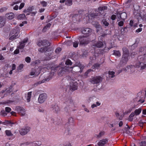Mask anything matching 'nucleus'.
Returning a JSON list of instances; mask_svg holds the SVG:
<instances>
[{
  "mask_svg": "<svg viewBox=\"0 0 146 146\" xmlns=\"http://www.w3.org/2000/svg\"><path fill=\"white\" fill-rule=\"evenodd\" d=\"M28 40V38H25L23 41L20 42V44L17 47V48L20 49L23 48L24 47L25 43L27 42Z\"/></svg>",
  "mask_w": 146,
  "mask_h": 146,
  "instance_id": "15",
  "label": "nucleus"
},
{
  "mask_svg": "<svg viewBox=\"0 0 146 146\" xmlns=\"http://www.w3.org/2000/svg\"><path fill=\"white\" fill-rule=\"evenodd\" d=\"M23 65L22 64H20L18 68V70H21L23 68Z\"/></svg>",
  "mask_w": 146,
  "mask_h": 146,
  "instance_id": "51",
  "label": "nucleus"
},
{
  "mask_svg": "<svg viewBox=\"0 0 146 146\" xmlns=\"http://www.w3.org/2000/svg\"><path fill=\"white\" fill-rule=\"evenodd\" d=\"M19 48H17L14 51V53L15 54H17L19 52Z\"/></svg>",
  "mask_w": 146,
  "mask_h": 146,
  "instance_id": "54",
  "label": "nucleus"
},
{
  "mask_svg": "<svg viewBox=\"0 0 146 146\" xmlns=\"http://www.w3.org/2000/svg\"><path fill=\"white\" fill-rule=\"evenodd\" d=\"M131 66H127L126 68L123 69V70L125 71H128L129 69L131 68Z\"/></svg>",
  "mask_w": 146,
  "mask_h": 146,
  "instance_id": "52",
  "label": "nucleus"
},
{
  "mask_svg": "<svg viewBox=\"0 0 146 146\" xmlns=\"http://www.w3.org/2000/svg\"><path fill=\"white\" fill-rule=\"evenodd\" d=\"M47 97V96L45 93L41 94L38 98V100L39 103H43L46 100Z\"/></svg>",
  "mask_w": 146,
  "mask_h": 146,
  "instance_id": "10",
  "label": "nucleus"
},
{
  "mask_svg": "<svg viewBox=\"0 0 146 146\" xmlns=\"http://www.w3.org/2000/svg\"><path fill=\"white\" fill-rule=\"evenodd\" d=\"M25 61L27 63H29L31 62V58L29 57H27L25 58Z\"/></svg>",
  "mask_w": 146,
  "mask_h": 146,
  "instance_id": "43",
  "label": "nucleus"
},
{
  "mask_svg": "<svg viewBox=\"0 0 146 146\" xmlns=\"http://www.w3.org/2000/svg\"><path fill=\"white\" fill-rule=\"evenodd\" d=\"M19 31V30L17 28L13 30L10 33L9 39L10 40H13L18 37Z\"/></svg>",
  "mask_w": 146,
  "mask_h": 146,
  "instance_id": "4",
  "label": "nucleus"
},
{
  "mask_svg": "<svg viewBox=\"0 0 146 146\" xmlns=\"http://www.w3.org/2000/svg\"><path fill=\"white\" fill-rule=\"evenodd\" d=\"M83 106L84 107V110H85V111H86L87 113H88L89 112V110L87 108H86L83 105Z\"/></svg>",
  "mask_w": 146,
  "mask_h": 146,
  "instance_id": "59",
  "label": "nucleus"
},
{
  "mask_svg": "<svg viewBox=\"0 0 146 146\" xmlns=\"http://www.w3.org/2000/svg\"><path fill=\"white\" fill-rule=\"evenodd\" d=\"M6 135L8 137H11L13 136V134L10 130H7L5 131Z\"/></svg>",
  "mask_w": 146,
  "mask_h": 146,
  "instance_id": "24",
  "label": "nucleus"
},
{
  "mask_svg": "<svg viewBox=\"0 0 146 146\" xmlns=\"http://www.w3.org/2000/svg\"><path fill=\"white\" fill-rule=\"evenodd\" d=\"M120 18L123 20H124L126 18L127 15L125 13H121L120 16Z\"/></svg>",
  "mask_w": 146,
  "mask_h": 146,
  "instance_id": "30",
  "label": "nucleus"
},
{
  "mask_svg": "<svg viewBox=\"0 0 146 146\" xmlns=\"http://www.w3.org/2000/svg\"><path fill=\"white\" fill-rule=\"evenodd\" d=\"M65 103L67 105L64 108V111L66 112L69 113L72 110V107L73 106V101L70 98L66 99Z\"/></svg>",
  "mask_w": 146,
  "mask_h": 146,
  "instance_id": "2",
  "label": "nucleus"
},
{
  "mask_svg": "<svg viewBox=\"0 0 146 146\" xmlns=\"http://www.w3.org/2000/svg\"><path fill=\"white\" fill-rule=\"evenodd\" d=\"M92 71V70L91 69H89L88 70L87 72H86V73H85V76H87L88 75V74L89 72H90Z\"/></svg>",
  "mask_w": 146,
  "mask_h": 146,
  "instance_id": "55",
  "label": "nucleus"
},
{
  "mask_svg": "<svg viewBox=\"0 0 146 146\" xmlns=\"http://www.w3.org/2000/svg\"><path fill=\"white\" fill-rule=\"evenodd\" d=\"M5 110L7 112H9L11 111V109L9 107H6L5 108Z\"/></svg>",
  "mask_w": 146,
  "mask_h": 146,
  "instance_id": "50",
  "label": "nucleus"
},
{
  "mask_svg": "<svg viewBox=\"0 0 146 146\" xmlns=\"http://www.w3.org/2000/svg\"><path fill=\"white\" fill-rule=\"evenodd\" d=\"M123 54H127L129 55V51L128 49L125 47L123 48Z\"/></svg>",
  "mask_w": 146,
  "mask_h": 146,
  "instance_id": "33",
  "label": "nucleus"
},
{
  "mask_svg": "<svg viewBox=\"0 0 146 146\" xmlns=\"http://www.w3.org/2000/svg\"><path fill=\"white\" fill-rule=\"evenodd\" d=\"M18 9H19V6L17 5H16L13 7V9L15 10H17Z\"/></svg>",
  "mask_w": 146,
  "mask_h": 146,
  "instance_id": "53",
  "label": "nucleus"
},
{
  "mask_svg": "<svg viewBox=\"0 0 146 146\" xmlns=\"http://www.w3.org/2000/svg\"><path fill=\"white\" fill-rule=\"evenodd\" d=\"M129 60V55L123 54L121 60L120 64H125Z\"/></svg>",
  "mask_w": 146,
  "mask_h": 146,
  "instance_id": "12",
  "label": "nucleus"
},
{
  "mask_svg": "<svg viewBox=\"0 0 146 146\" xmlns=\"http://www.w3.org/2000/svg\"><path fill=\"white\" fill-rule=\"evenodd\" d=\"M61 50V49L60 48H57L55 50V52L57 53H59Z\"/></svg>",
  "mask_w": 146,
  "mask_h": 146,
  "instance_id": "48",
  "label": "nucleus"
},
{
  "mask_svg": "<svg viewBox=\"0 0 146 146\" xmlns=\"http://www.w3.org/2000/svg\"><path fill=\"white\" fill-rule=\"evenodd\" d=\"M41 144L40 142H35L30 143L28 146H40Z\"/></svg>",
  "mask_w": 146,
  "mask_h": 146,
  "instance_id": "20",
  "label": "nucleus"
},
{
  "mask_svg": "<svg viewBox=\"0 0 146 146\" xmlns=\"http://www.w3.org/2000/svg\"><path fill=\"white\" fill-rule=\"evenodd\" d=\"M72 4V0H66L65 4L67 6H70Z\"/></svg>",
  "mask_w": 146,
  "mask_h": 146,
  "instance_id": "32",
  "label": "nucleus"
},
{
  "mask_svg": "<svg viewBox=\"0 0 146 146\" xmlns=\"http://www.w3.org/2000/svg\"><path fill=\"white\" fill-rule=\"evenodd\" d=\"M102 80V77L98 76L92 78L90 79V82L93 84H97L101 82Z\"/></svg>",
  "mask_w": 146,
  "mask_h": 146,
  "instance_id": "7",
  "label": "nucleus"
},
{
  "mask_svg": "<svg viewBox=\"0 0 146 146\" xmlns=\"http://www.w3.org/2000/svg\"><path fill=\"white\" fill-rule=\"evenodd\" d=\"M107 9V7L106 6H103L102 7H100L98 8V11L100 13V11H102L103 13H104V11Z\"/></svg>",
  "mask_w": 146,
  "mask_h": 146,
  "instance_id": "23",
  "label": "nucleus"
},
{
  "mask_svg": "<svg viewBox=\"0 0 146 146\" xmlns=\"http://www.w3.org/2000/svg\"><path fill=\"white\" fill-rule=\"evenodd\" d=\"M78 81L76 79L70 78V90H75L77 89V81Z\"/></svg>",
  "mask_w": 146,
  "mask_h": 146,
  "instance_id": "5",
  "label": "nucleus"
},
{
  "mask_svg": "<svg viewBox=\"0 0 146 146\" xmlns=\"http://www.w3.org/2000/svg\"><path fill=\"white\" fill-rule=\"evenodd\" d=\"M52 52V51L49 49H47L46 51L45 52V55L48 56H50Z\"/></svg>",
  "mask_w": 146,
  "mask_h": 146,
  "instance_id": "25",
  "label": "nucleus"
},
{
  "mask_svg": "<svg viewBox=\"0 0 146 146\" xmlns=\"http://www.w3.org/2000/svg\"><path fill=\"white\" fill-rule=\"evenodd\" d=\"M114 54L117 56H121V54L119 51H114Z\"/></svg>",
  "mask_w": 146,
  "mask_h": 146,
  "instance_id": "38",
  "label": "nucleus"
},
{
  "mask_svg": "<svg viewBox=\"0 0 146 146\" xmlns=\"http://www.w3.org/2000/svg\"><path fill=\"white\" fill-rule=\"evenodd\" d=\"M108 142L107 139H102L98 143V145L99 146H104L105 144H106Z\"/></svg>",
  "mask_w": 146,
  "mask_h": 146,
  "instance_id": "16",
  "label": "nucleus"
},
{
  "mask_svg": "<svg viewBox=\"0 0 146 146\" xmlns=\"http://www.w3.org/2000/svg\"><path fill=\"white\" fill-rule=\"evenodd\" d=\"M53 111L55 113H58L60 110L59 107L57 105H54L52 107Z\"/></svg>",
  "mask_w": 146,
  "mask_h": 146,
  "instance_id": "21",
  "label": "nucleus"
},
{
  "mask_svg": "<svg viewBox=\"0 0 146 146\" xmlns=\"http://www.w3.org/2000/svg\"><path fill=\"white\" fill-rule=\"evenodd\" d=\"M141 109L140 108L135 110L134 112L135 114V115H137L141 113Z\"/></svg>",
  "mask_w": 146,
  "mask_h": 146,
  "instance_id": "34",
  "label": "nucleus"
},
{
  "mask_svg": "<svg viewBox=\"0 0 146 146\" xmlns=\"http://www.w3.org/2000/svg\"><path fill=\"white\" fill-rule=\"evenodd\" d=\"M116 17V15H113L111 16V19L113 20H114L115 19Z\"/></svg>",
  "mask_w": 146,
  "mask_h": 146,
  "instance_id": "56",
  "label": "nucleus"
},
{
  "mask_svg": "<svg viewBox=\"0 0 146 146\" xmlns=\"http://www.w3.org/2000/svg\"><path fill=\"white\" fill-rule=\"evenodd\" d=\"M100 65L98 64H95L93 66V68L98 69L100 66Z\"/></svg>",
  "mask_w": 146,
  "mask_h": 146,
  "instance_id": "44",
  "label": "nucleus"
},
{
  "mask_svg": "<svg viewBox=\"0 0 146 146\" xmlns=\"http://www.w3.org/2000/svg\"><path fill=\"white\" fill-rule=\"evenodd\" d=\"M92 31L91 29L87 28L84 29L82 31V33L84 35H86L85 36L88 37L90 35Z\"/></svg>",
  "mask_w": 146,
  "mask_h": 146,
  "instance_id": "13",
  "label": "nucleus"
},
{
  "mask_svg": "<svg viewBox=\"0 0 146 146\" xmlns=\"http://www.w3.org/2000/svg\"><path fill=\"white\" fill-rule=\"evenodd\" d=\"M103 45V43L101 41H99L96 43H93L92 44V46L98 48L102 47Z\"/></svg>",
  "mask_w": 146,
  "mask_h": 146,
  "instance_id": "17",
  "label": "nucleus"
},
{
  "mask_svg": "<svg viewBox=\"0 0 146 146\" xmlns=\"http://www.w3.org/2000/svg\"><path fill=\"white\" fill-rule=\"evenodd\" d=\"M25 3H21L19 7V10L21 9H22L23 7H24L25 5Z\"/></svg>",
  "mask_w": 146,
  "mask_h": 146,
  "instance_id": "46",
  "label": "nucleus"
},
{
  "mask_svg": "<svg viewBox=\"0 0 146 146\" xmlns=\"http://www.w3.org/2000/svg\"><path fill=\"white\" fill-rule=\"evenodd\" d=\"M72 68L71 67L66 66L62 68L61 70L58 73V75L59 76H62L63 74L67 73L72 71Z\"/></svg>",
  "mask_w": 146,
  "mask_h": 146,
  "instance_id": "6",
  "label": "nucleus"
},
{
  "mask_svg": "<svg viewBox=\"0 0 146 146\" xmlns=\"http://www.w3.org/2000/svg\"><path fill=\"white\" fill-rule=\"evenodd\" d=\"M41 70V67H39L36 69L33 68L31 71V72L30 75L31 76H38L40 72V70Z\"/></svg>",
  "mask_w": 146,
  "mask_h": 146,
  "instance_id": "8",
  "label": "nucleus"
},
{
  "mask_svg": "<svg viewBox=\"0 0 146 146\" xmlns=\"http://www.w3.org/2000/svg\"><path fill=\"white\" fill-rule=\"evenodd\" d=\"M6 16L7 19H12L14 18V15L13 13H10L6 14Z\"/></svg>",
  "mask_w": 146,
  "mask_h": 146,
  "instance_id": "22",
  "label": "nucleus"
},
{
  "mask_svg": "<svg viewBox=\"0 0 146 146\" xmlns=\"http://www.w3.org/2000/svg\"><path fill=\"white\" fill-rule=\"evenodd\" d=\"M17 17L18 19L21 20L24 19L25 17V16L24 14H22L18 16Z\"/></svg>",
  "mask_w": 146,
  "mask_h": 146,
  "instance_id": "35",
  "label": "nucleus"
},
{
  "mask_svg": "<svg viewBox=\"0 0 146 146\" xmlns=\"http://www.w3.org/2000/svg\"><path fill=\"white\" fill-rule=\"evenodd\" d=\"M142 113L144 115H146V109L143 110Z\"/></svg>",
  "mask_w": 146,
  "mask_h": 146,
  "instance_id": "64",
  "label": "nucleus"
},
{
  "mask_svg": "<svg viewBox=\"0 0 146 146\" xmlns=\"http://www.w3.org/2000/svg\"><path fill=\"white\" fill-rule=\"evenodd\" d=\"M65 64L67 65H71L72 63L70 60L68 59L66 61Z\"/></svg>",
  "mask_w": 146,
  "mask_h": 146,
  "instance_id": "42",
  "label": "nucleus"
},
{
  "mask_svg": "<svg viewBox=\"0 0 146 146\" xmlns=\"http://www.w3.org/2000/svg\"><path fill=\"white\" fill-rule=\"evenodd\" d=\"M5 23V21L4 19L2 17H0V27L3 26Z\"/></svg>",
  "mask_w": 146,
  "mask_h": 146,
  "instance_id": "27",
  "label": "nucleus"
},
{
  "mask_svg": "<svg viewBox=\"0 0 146 146\" xmlns=\"http://www.w3.org/2000/svg\"><path fill=\"white\" fill-rule=\"evenodd\" d=\"M30 128L29 127H25L22 128L19 131L20 134L22 135L26 134L30 131Z\"/></svg>",
  "mask_w": 146,
  "mask_h": 146,
  "instance_id": "11",
  "label": "nucleus"
},
{
  "mask_svg": "<svg viewBox=\"0 0 146 146\" xmlns=\"http://www.w3.org/2000/svg\"><path fill=\"white\" fill-rule=\"evenodd\" d=\"M40 3L44 7H46L48 4L47 3L44 1H41Z\"/></svg>",
  "mask_w": 146,
  "mask_h": 146,
  "instance_id": "39",
  "label": "nucleus"
},
{
  "mask_svg": "<svg viewBox=\"0 0 146 146\" xmlns=\"http://www.w3.org/2000/svg\"><path fill=\"white\" fill-rule=\"evenodd\" d=\"M78 42L77 41H75L73 44V46L75 48H76L78 46Z\"/></svg>",
  "mask_w": 146,
  "mask_h": 146,
  "instance_id": "45",
  "label": "nucleus"
},
{
  "mask_svg": "<svg viewBox=\"0 0 146 146\" xmlns=\"http://www.w3.org/2000/svg\"><path fill=\"white\" fill-rule=\"evenodd\" d=\"M32 92H31L26 93L25 94V97L27 102H29L30 101L31 96Z\"/></svg>",
  "mask_w": 146,
  "mask_h": 146,
  "instance_id": "18",
  "label": "nucleus"
},
{
  "mask_svg": "<svg viewBox=\"0 0 146 146\" xmlns=\"http://www.w3.org/2000/svg\"><path fill=\"white\" fill-rule=\"evenodd\" d=\"M14 2V4L15 5L20 3L21 1H15Z\"/></svg>",
  "mask_w": 146,
  "mask_h": 146,
  "instance_id": "61",
  "label": "nucleus"
},
{
  "mask_svg": "<svg viewBox=\"0 0 146 146\" xmlns=\"http://www.w3.org/2000/svg\"><path fill=\"white\" fill-rule=\"evenodd\" d=\"M47 47H44L38 49V50L39 52H43L45 51V50L46 51L47 49Z\"/></svg>",
  "mask_w": 146,
  "mask_h": 146,
  "instance_id": "36",
  "label": "nucleus"
},
{
  "mask_svg": "<svg viewBox=\"0 0 146 146\" xmlns=\"http://www.w3.org/2000/svg\"><path fill=\"white\" fill-rule=\"evenodd\" d=\"M16 68V65L15 64H13L12 65V70H13Z\"/></svg>",
  "mask_w": 146,
  "mask_h": 146,
  "instance_id": "58",
  "label": "nucleus"
},
{
  "mask_svg": "<svg viewBox=\"0 0 146 146\" xmlns=\"http://www.w3.org/2000/svg\"><path fill=\"white\" fill-rule=\"evenodd\" d=\"M123 123L122 121H120L119 122V127H121L122 126V125H123Z\"/></svg>",
  "mask_w": 146,
  "mask_h": 146,
  "instance_id": "62",
  "label": "nucleus"
},
{
  "mask_svg": "<svg viewBox=\"0 0 146 146\" xmlns=\"http://www.w3.org/2000/svg\"><path fill=\"white\" fill-rule=\"evenodd\" d=\"M135 115V113L134 112H132L130 114L129 116V117L130 118H132L133 116H134Z\"/></svg>",
  "mask_w": 146,
  "mask_h": 146,
  "instance_id": "57",
  "label": "nucleus"
},
{
  "mask_svg": "<svg viewBox=\"0 0 146 146\" xmlns=\"http://www.w3.org/2000/svg\"><path fill=\"white\" fill-rule=\"evenodd\" d=\"M48 44V42L46 40H40L37 42V44L39 46H43L44 47H47L49 45Z\"/></svg>",
  "mask_w": 146,
  "mask_h": 146,
  "instance_id": "9",
  "label": "nucleus"
},
{
  "mask_svg": "<svg viewBox=\"0 0 146 146\" xmlns=\"http://www.w3.org/2000/svg\"><path fill=\"white\" fill-rule=\"evenodd\" d=\"M80 45H85L88 44L90 41V39L88 37L82 36H79Z\"/></svg>",
  "mask_w": 146,
  "mask_h": 146,
  "instance_id": "3",
  "label": "nucleus"
},
{
  "mask_svg": "<svg viewBox=\"0 0 146 146\" xmlns=\"http://www.w3.org/2000/svg\"><path fill=\"white\" fill-rule=\"evenodd\" d=\"M51 24L50 23H48L46 25L43 29V31H45L47 28H49L51 26Z\"/></svg>",
  "mask_w": 146,
  "mask_h": 146,
  "instance_id": "41",
  "label": "nucleus"
},
{
  "mask_svg": "<svg viewBox=\"0 0 146 146\" xmlns=\"http://www.w3.org/2000/svg\"><path fill=\"white\" fill-rule=\"evenodd\" d=\"M142 31V28H139L137 29L136 31L137 33H139Z\"/></svg>",
  "mask_w": 146,
  "mask_h": 146,
  "instance_id": "60",
  "label": "nucleus"
},
{
  "mask_svg": "<svg viewBox=\"0 0 146 146\" xmlns=\"http://www.w3.org/2000/svg\"><path fill=\"white\" fill-rule=\"evenodd\" d=\"M102 23L105 26H108L109 25V23L105 19L102 20Z\"/></svg>",
  "mask_w": 146,
  "mask_h": 146,
  "instance_id": "40",
  "label": "nucleus"
},
{
  "mask_svg": "<svg viewBox=\"0 0 146 146\" xmlns=\"http://www.w3.org/2000/svg\"><path fill=\"white\" fill-rule=\"evenodd\" d=\"M2 124H3L4 125H5L6 124H7L11 126H13V125L15 124L14 123L8 121H6L5 122H2Z\"/></svg>",
  "mask_w": 146,
  "mask_h": 146,
  "instance_id": "26",
  "label": "nucleus"
},
{
  "mask_svg": "<svg viewBox=\"0 0 146 146\" xmlns=\"http://www.w3.org/2000/svg\"><path fill=\"white\" fill-rule=\"evenodd\" d=\"M45 9L44 8H41L39 10V11L40 13H42L43 12Z\"/></svg>",
  "mask_w": 146,
  "mask_h": 146,
  "instance_id": "63",
  "label": "nucleus"
},
{
  "mask_svg": "<svg viewBox=\"0 0 146 146\" xmlns=\"http://www.w3.org/2000/svg\"><path fill=\"white\" fill-rule=\"evenodd\" d=\"M73 121V119L72 117H70L68 119V123H72Z\"/></svg>",
  "mask_w": 146,
  "mask_h": 146,
  "instance_id": "49",
  "label": "nucleus"
},
{
  "mask_svg": "<svg viewBox=\"0 0 146 146\" xmlns=\"http://www.w3.org/2000/svg\"><path fill=\"white\" fill-rule=\"evenodd\" d=\"M17 111L21 115L24 116L25 114V110L22 107H18L17 108Z\"/></svg>",
  "mask_w": 146,
  "mask_h": 146,
  "instance_id": "14",
  "label": "nucleus"
},
{
  "mask_svg": "<svg viewBox=\"0 0 146 146\" xmlns=\"http://www.w3.org/2000/svg\"><path fill=\"white\" fill-rule=\"evenodd\" d=\"M144 56H146V54L144 56H140L138 57V62L136 64V66L137 68L141 67V69H143L146 67V62Z\"/></svg>",
  "mask_w": 146,
  "mask_h": 146,
  "instance_id": "1",
  "label": "nucleus"
},
{
  "mask_svg": "<svg viewBox=\"0 0 146 146\" xmlns=\"http://www.w3.org/2000/svg\"><path fill=\"white\" fill-rule=\"evenodd\" d=\"M82 66H75L72 67H71L72 68V71L73 70V71L75 72H80L81 70V68H82Z\"/></svg>",
  "mask_w": 146,
  "mask_h": 146,
  "instance_id": "19",
  "label": "nucleus"
},
{
  "mask_svg": "<svg viewBox=\"0 0 146 146\" xmlns=\"http://www.w3.org/2000/svg\"><path fill=\"white\" fill-rule=\"evenodd\" d=\"M124 24V21H120L118 22V25L120 27L122 26Z\"/></svg>",
  "mask_w": 146,
  "mask_h": 146,
  "instance_id": "47",
  "label": "nucleus"
},
{
  "mask_svg": "<svg viewBox=\"0 0 146 146\" xmlns=\"http://www.w3.org/2000/svg\"><path fill=\"white\" fill-rule=\"evenodd\" d=\"M115 72L112 71H109L108 72L109 77V78H112L115 76Z\"/></svg>",
  "mask_w": 146,
  "mask_h": 146,
  "instance_id": "28",
  "label": "nucleus"
},
{
  "mask_svg": "<svg viewBox=\"0 0 146 146\" xmlns=\"http://www.w3.org/2000/svg\"><path fill=\"white\" fill-rule=\"evenodd\" d=\"M101 103L99 102H97L96 104H93L91 106V108L93 109L95 108L97 106H99L100 105Z\"/></svg>",
  "mask_w": 146,
  "mask_h": 146,
  "instance_id": "37",
  "label": "nucleus"
},
{
  "mask_svg": "<svg viewBox=\"0 0 146 146\" xmlns=\"http://www.w3.org/2000/svg\"><path fill=\"white\" fill-rule=\"evenodd\" d=\"M104 131H101L100 132L98 135H96L95 137L97 138H99L102 137L104 134Z\"/></svg>",
  "mask_w": 146,
  "mask_h": 146,
  "instance_id": "29",
  "label": "nucleus"
},
{
  "mask_svg": "<svg viewBox=\"0 0 146 146\" xmlns=\"http://www.w3.org/2000/svg\"><path fill=\"white\" fill-rule=\"evenodd\" d=\"M137 23H135L132 20H131L129 22V25L131 27H137Z\"/></svg>",
  "mask_w": 146,
  "mask_h": 146,
  "instance_id": "31",
  "label": "nucleus"
}]
</instances>
